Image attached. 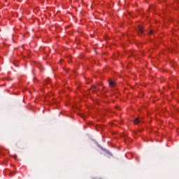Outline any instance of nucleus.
Listing matches in <instances>:
<instances>
[{
	"label": "nucleus",
	"instance_id": "nucleus-1",
	"mask_svg": "<svg viewBox=\"0 0 179 179\" xmlns=\"http://www.w3.org/2000/svg\"><path fill=\"white\" fill-rule=\"evenodd\" d=\"M99 89L97 87V86L92 85L90 92H92V93H96V92H99Z\"/></svg>",
	"mask_w": 179,
	"mask_h": 179
},
{
	"label": "nucleus",
	"instance_id": "nucleus-2",
	"mask_svg": "<svg viewBox=\"0 0 179 179\" xmlns=\"http://www.w3.org/2000/svg\"><path fill=\"white\" fill-rule=\"evenodd\" d=\"M138 31L140 34H143L145 29H143V27L138 25Z\"/></svg>",
	"mask_w": 179,
	"mask_h": 179
},
{
	"label": "nucleus",
	"instance_id": "nucleus-3",
	"mask_svg": "<svg viewBox=\"0 0 179 179\" xmlns=\"http://www.w3.org/2000/svg\"><path fill=\"white\" fill-rule=\"evenodd\" d=\"M109 86L110 87H114V86H115V82L109 80Z\"/></svg>",
	"mask_w": 179,
	"mask_h": 179
},
{
	"label": "nucleus",
	"instance_id": "nucleus-4",
	"mask_svg": "<svg viewBox=\"0 0 179 179\" xmlns=\"http://www.w3.org/2000/svg\"><path fill=\"white\" fill-rule=\"evenodd\" d=\"M141 122H141V120H139L138 118H136V119L134 120V123L136 125L138 124H141Z\"/></svg>",
	"mask_w": 179,
	"mask_h": 179
},
{
	"label": "nucleus",
	"instance_id": "nucleus-5",
	"mask_svg": "<svg viewBox=\"0 0 179 179\" xmlns=\"http://www.w3.org/2000/svg\"><path fill=\"white\" fill-rule=\"evenodd\" d=\"M106 153L109 155V156H113V155H111V152L107 151Z\"/></svg>",
	"mask_w": 179,
	"mask_h": 179
},
{
	"label": "nucleus",
	"instance_id": "nucleus-6",
	"mask_svg": "<svg viewBox=\"0 0 179 179\" xmlns=\"http://www.w3.org/2000/svg\"><path fill=\"white\" fill-rule=\"evenodd\" d=\"M149 34H153V30H150Z\"/></svg>",
	"mask_w": 179,
	"mask_h": 179
},
{
	"label": "nucleus",
	"instance_id": "nucleus-7",
	"mask_svg": "<svg viewBox=\"0 0 179 179\" xmlns=\"http://www.w3.org/2000/svg\"><path fill=\"white\" fill-rule=\"evenodd\" d=\"M10 176H12V173H10Z\"/></svg>",
	"mask_w": 179,
	"mask_h": 179
}]
</instances>
